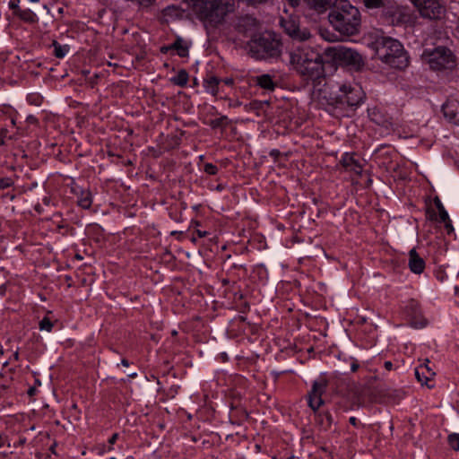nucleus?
<instances>
[{"instance_id": "1", "label": "nucleus", "mask_w": 459, "mask_h": 459, "mask_svg": "<svg viewBox=\"0 0 459 459\" xmlns=\"http://www.w3.org/2000/svg\"><path fill=\"white\" fill-rule=\"evenodd\" d=\"M290 62L295 70L314 85L320 84L325 78V68L321 55L312 48L301 45L290 53Z\"/></svg>"}, {"instance_id": "2", "label": "nucleus", "mask_w": 459, "mask_h": 459, "mask_svg": "<svg viewBox=\"0 0 459 459\" xmlns=\"http://www.w3.org/2000/svg\"><path fill=\"white\" fill-rule=\"evenodd\" d=\"M329 22L342 35L352 36L359 31V10L347 0H337L328 14Z\"/></svg>"}, {"instance_id": "3", "label": "nucleus", "mask_w": 459, "mask_h": 459, "mask_svg": "<svg viewBox=\"0 0 459 459\" xmlns=\"http://www.w3.org/2000/svg\"><path fill=\"white\" fill-rule=\"evenodd\" d=\"M235 12L234 0H209L203 2L196 10L198 18L208 28H217L226 22Z\"/></svg>"}, {"instance_id": "4", "label": "nucleus", "mask_w": 459, "mask_h": 459, "mask_svg": "<svg viewBox=\"0 0 459 459\" xmlns=\"http://www.w3.org/2000/svg\"><path fill=\"white\" fill-rule=\"evenodd\" d=\"M325 98L327 99L329 105L353 110L362 103L365 93L359 84L342 83L329 86L328 96Z\"/></svg>"}, {"instance_id": "5", "label": "nucleus", "mask_w": 459, "mask_h": 459, "mask_svg": "<svg viewBox=\"0 0 459 459\" xmlns=\"http://www.w3.org/2000/svg\"><path fill=\"white\" fill-rule=\"evenodd\" d=\"M375 48L377 58L389 66L395 69H403L408 66V56L398 40L383 37L376 40Z\"/></svg>"}, {"instance_id": "6", "label": "nucleus", "mask_w": 459, "mask_h": 459, "mask_svg": "<svg viewBox=\"0 0 459 459\" xmlns=\"http://www.w3.org/2000/svg\"><path fill=\"white\" fill-rule=\"evenodd\" d=\"M249 54L256 59L276 57L281 54V42L271 31L255 35L247 43Z\"/></svg>"}, {"instance_id": "7", "label": "nucleus", "mask_w": 459, "mask_h": 459, "mask_svg": "<svg viewBox=\"0 0 459 459\" xmlns=\"http://www.w3.org/2000/svg\"><path fill=\"white\" fill-rule=\"evenodd\" d=\"M421 57L433 71L452 70L456 66V57L446 47L439 46L433 49H426Z\"/></svg>"}, {"instance_id": "8", "label": "nucleus", "mask_w": 459, "mask_h": 459, "mask_svg": "<svg viewBox=\"0 0 459 459\" xmlns=\"http://www.w3.org/2000/svg\"><path fill=\"white\" fill-rule=\"evenodd\" d=\"M324 55L330 61L342 62L357 71L364 65L362 56L358 51L344 46L327 47L324 50Z\"/></svg>"}, {"instance_id": "9", "label": "nucleus", "mask_w": 459, "mask_h": 459, "mask_svg": "<svg viewBox=\"0 0 459 459\" xmlns=\"http://www.w3.org/2000/svg\"><path fill=\"white\" fill-rule=\"evenodd\" d=\"M280 25L286 34L298 41H305L310 38V32L307 30H301L296 18L288 16L280 18Z\"/></svg>"}, {"instance_id": "10", "label": "nucleus", "mask_w": 459, "mask_h": 459, "mask_svg": "<svg viewBox=\"0 0 459 459\" xmlns=\"http://www.w3.org/2000/svg\"><path fill=\"white\" fill-rule=\"evenodd\" d=\"M414 4L424 18L437 19L443 13V7L437 0H415Z\"/></svg>"}, {"instance_id": "11", "label": "nucleus", "mask_w": 459, "mask_h": 459, "mask_svg": "<svg viewBox=\"0 0 459 459\" xmlns=\"http://www.w3.org/2000/svg\"><path fill=\"white\" fill-rule=\"evenodd\" d=\"M328 381L325 377L314 381L312 389L308 394V405L316 411L323 403V394L325 392Z\"/></svg>"}, {"instance_id": "12", "label": "nucleus", "mask_w": 459, "mask_h": 459, "mask_svg": "<svg viewBox=\"0 0 459 459\" xmlns=\"http://www.w3.org/2000/svg\"><path fill=\"white\" fill-rule=\"evenodd\" d=\"M429 360L426 359L423 364L415 368V377L422 385H427L429 388H431L433 385H430L429 382L432 381L436 373L429 367Z\"/></svg>"}, {"instance_id": "13", "label": "nucleus", "mask_w": 459, "mask_h": 459, "mask_svg": "<svg viewBox=\"0 0 459 459\" xmlns=\"http://www.w3.org/2000/svg\"><path fill=\"white\" fill-rule=\"evenodd\" d=\"M442 112L449 122L459 125V102L457 100H448L443 104Z\"/></svg>"}, {"instance_id": "14", "label": "nucleus", "mask_w": 459, "mask_h": 459, "mask_svg": "<svg viewBox=\"0 0 459 459\" xmlns=\"http://www.w3.org/2000/svg\"><path fill=\"white\" fill-rule=\"evenodd\" d=\"M341 163L348 171H352L357 175H360L362 173V164L358 159H356L355 154L345 153L342 158Z\"/></svg>"}, {"instance_id": "15", "label": "nucleus", "mask_w": 459, "mask_h": 459, "mask_svg": "<svg viewBox=\"0 0 459 459\" xmlns=\"http://www.w3.org/2000/svg\"><path fill=\"white\" fill-rule=\"evenodd\" d=\"M409 268L414 273L420 274L424 271L425 262L414 248L409 252Z\"/></svg>"}, {"instance_id": "16", "label": "nucleus", "mask_w": 459, "mask_h": 459, "mask_svg": "<svg viewBox=\"0 0 459 459\" xmlns=\"http://www.w3.org/2000/svg\"><path fill=\"white\" fill-rule=\"evenodd\" d=\"M306 5L317 13H325L333 4V0H304Z\"/></svg>"}, {"instance_id": "17", "label": "nucleus", "mask_w": 459, "mask_h": 459, "mask_svg": "<svg viewBox=\"0 0 459 459\" xmlns=\"http://www.w3.org/2000/svg\"><path fill=\"white\" fill-rule=\"evenodd\" d=\"M220 82L221 80L217 76L207 74L204 79V87L207 92L211 93L212 96H216L219 91Z\"/></svg>"}, {"instance_id": "18", "label": "nucleus", "mask_w": 459, "mask_h": 459, "mask_svg": "<svg viewBox=\"0 0 459 459\" xmlns=\"http://www.w3.org/2000/svg\"><path fill=\"white\" fill-rule=\"evenodd\" d=\"M434 204H435L437 209L438 210V215H439L440 221L446 223V228H447V229L450 228L452 230V225H451V221L449 220L448 213L446 211L445 207L443 206L440 199L438 197H435Z\"/></svg>"}, {"instance_id": "19", "label": "nucleus", "mask_w": 459, "mask_h": 459, "mask_svg": "<svg viewBox=\"0 0 459 459\" xmlns=\"http://www.w3.org/2000/svg\"><path fill=\"white\" fill-rule=\"evenodd\" d=\"M255 82L261 88L268 91H273L275 89V83L273 78L269 74H262L255 78Z\"/></svg>"}, {"instance_id": "20", "label": "nucleus", "mask_w": 459, "mask_h": 459, "mask_svg": "<svg viewBox=\"0 0 459 459\" xmlns=\"http://www.w3.org/2000/svg\"><path fill=\"white\" fill-rule=\"evenodd\" d=\"M171 48L177 51L178 55L181 57L188 56V46L181 38H178L172 44Z\"/></svg>"}, {"instance_id": "21", "label": "nucleus", "mask_w": 459, "mask_h": 459, "mask_svg": "<svg viewBox=\"0 0 459 459\" xmlns=\"http://www.w3.org/2000/svg\"><path fill=\"white\" fill-rule=\"evenodd\" d=\"M171 81L174 84L184 87L187 83L188 74L186 70H180Z\"/></svg>"}, {"instance_id": "22", "label": "nucleus", "mask_w": 459, "mask_h": 459, "mask_svg": "<svg viewBox=\"0 0 459 459\" xmlns=\"http://www.w3.org/2000/svg\"><path fill=\"white\" fill-rule=\"evenodd\" d=\"M20 19L27 22H35V13L30 9H22L17 11L16 14Z\"/></svg>"}, {"instance_id": "23", "label": "nucleus", "mask_w": 459, "mask_h": 459, "mask_svg": "<svg viewBox=\"0 0 459 459\" xmlns=\"http://www.w3.org/2000/svg\"><path fill=\"white\" fill-rule=\"evenodd\" d=\"M91 195L90 192H82L78 199V204L83 209H89L91 206Z\"/></svg>"}, {"instance_id": "24", "label": "nucleus", "mask_w": 459, "mask_h": 459, "mask_svg": "<svg viewBox=\"0 0 459 459\" xmlns=\"http://www.w3.org/2000/svg\"><path fill=\"white\" fill-rule=\"evenodd\" d=\"M229 125V119L226 116H221L219 118L212 119L210 121L212 128H225Z\"/></svg>"}, {"instance_id": "25", "label": "nucleus", "mask_w": 459, "mask_h": 459, "mask_svg": "<svg viewBox=\"0 0 459 459\" xmlns=\"http://www.w3.org/2000/svg\"><path fill=\"white\" fill-rule=\"evenodd\" d=\"M317 417L318 423L322 425L325 429H327L332 425L333 418L330 412L326 411L323 414H319Z\"/></svg>"}, {"instance_id": "26", "label": "nucleus", "mask_w": 459, "mask_h": 459, "mask_svg": "<svg viewBox=\"0 0 459 459\" xmlns=\"http://www.w3.org/2000/svg\"><path fill=\"white\" fill-rule=\"evenodd\" d=\"M362 2L369 9H377L385 6V0H362Z\"/></svg>"}, {"instance_id": "27", "label": "nucleus", "mask_w": 459, "mask_h": 459, "mask_svg": "<svg viewBox=\"0 0 459 459\" xmlns=\"http://www.w3.org/2000/svg\"><path fill=\"white\" fill-rule=\"evenodd\" d=\"M53 45H54V48H55V49H54L55 56L57 58L64 57L65 56L66 52H67L66 46L62 47L56 41H54Z\"/></svg>"}, {"instance_id": "28", "label": "nucleus", "mask_w": 459, "mask_h": 459, "mask_svg": "<svg viewBox=\"0 0 459 459\" xmlns=\"http://www.w3.org/2000/svg\"><path fill=\"white\" fill-rule=\"evenodd\" d=\"M448 444L455 451L459 450V434L454 433L448 436Z\"/></svg>"}, {"instance_id": "29", "label": "nucleus", "mask_w": 459, "mask_h": 459, "mask_svg": "<svg viewBox=\"0 0 459 459\" xmlns=\"http://www.w3.org/2000/svg\"><path fill=\"white\" fill-rule=\"evenodd\" d=\"M53 328V323L51 320L45 316L40 322H39V329L40 330H46L48 332H50Z\"/></svg>"}, {"instance_id": "30", "label": "nucleus", "mask_w": 459, "mask_h": 459, "mask_svg": "<svg viewBox=\"0 0 459 459\" xmlns=\"http://www.w3.org/2000/svg\"><path fill=\"white\" fill-rule=\"evenodd\" d=\"M204 170L205 173H207L209 175H216L218 172L217 167L215 165H213L212 163L204 164Z\"/></svg>"}, {"instance_id": "31", "label": "nucleus", "mask_w": 459, "mask_h": 459, "mask_svg": "<svg viewBox=\"0 0 459 459\" xmlns=\"http://www.w3.org/2000/svg\"><path fill=\"white\" fill-rule=\"evenodd\" d=\"M13 180L10 178H0V190L10 187L13 185Z\"/></svg>"}, {"instance_id": "32", "label": "nucleus", "mask_w": 459, "mask_h": 459, "mask_svg": "<svg viewBox=\"0 0 459 459\" xmlns=\"http://www.w3.org/2000/svg\"><path fill=\"white\" fill-rule=\"evenodd\" d=\"M255 20L252 17L246 16L240 20V22L238 23V28L240 29L244 25H254Z\"/></svg>"}, {"instance_id": "33", "label": "nucleus", "mask_w": 459, "mask_h": 459, "mask_svg": "<svg viewBox=\"0 0 459 459\" xmlns=\"http://www.w3.org/2000/svg\"><path fill=\"white\" fill-rule=\"evenodd\" d=\"M228 101H229L228 105L230 108H238L242 105L241 101H239L238 100L229 99Z\"/></svg>"}, {"instance_id": "34", "label": "nucleus", "mask_w": 459, "mask_h": 459, "mask_svg": "<svg viewBox=\"0 0 459 459\" xmlns=\"http://www.w3.org/2000/svg\"><path fill=\"white\" fill-rule=\"evenodd\" d=\"M10 8L13 11V13L16 15L17 14V11L18 10H22L18 4H15V3H10L9 4Z\"/></svg>"}, {"instance_id": "35", "label": "nucleus", "mask_w": 459, "mask_h": 459, "mask_svg": "<svg viewBox=\"0 0 459 459\" xmlns=\"http://www.w3.org/2000/svg\"><path fill=\"white\" fill-rule=\"evenodd\" d=\"M5 134H6V130H1L0 131V145L4 144Z\"/></svg>"}, {"instance_id": "36", "label": "nucleus", "mask_w": 459, "mask_h": 459, "mask_svg": "<svg viewBox=\"0 0 459 459\" xmlns=\"http://www.w3.org/2000/svg\"><path fill=\"white\" fill-rule=\"evenodd\" d=\"M350 423L354 426V427H357L359 425V420H357V418L355 417H351L350 420H349Z\"/></svg>"}, {"instance_id": "37", "label": "nucleus", "mask_w": 459, "mask_h": 459, "mask_svg": "<svg viewBox=\"0 0 459 459\" xmlns=\"http://www.w3.org/2000/svg\"><path fill=\"white\" fill-rule=\"evenodd\" d=\"M117 437H118V434L117 433L113 434L112 437L108 439V443L110 445L115 444L117 439Z\"/></svg>"}, {"instance_id": "38", "label": "nucleus", "mask_w": 459, "mask_h": 459, "mask_svg": "<svg viewBox=\"0 0 459 459\" xmlns=\"http://www.w3.org/2000/svg\"><path fill=\"white\" fill-rule=\"evenodd\" d=\"M171 49H173V48H171V45H169V46H164V47H162V48H160V51H161L162 53H167L169 50H171Z\"/></svg>"}, {"instance_id": "39", "label": "nucleus", "mask_w": 459, "mask_h": 459, "mask_svg": "<svg viewBox=\"0 0 459 459\" xmlns=\"http://www.w3.org/2000/svg\"><path fill=\"white\" fill-rule=\"evenodd\" d=\"M384 366L387 370H391L393 368V363L391 361H385Z\"/></svg>"}, {"instance_id": "40", "label": "nucleus", "mask_w": 459, "mask_h": 459, "mask_svg": "<svg viewBox=\"0 0 459 459\" xmlns=\"http://www.w3.org/2000/svg\"><path fill=\"white\" fill-rule=\"evenodd\" d=\"M359 368V364L355 361L351 364V369L352 372L357 371Z\"/></svg>"}, {"instance_id": "41", "label": "nucleus", "mask_w": 459, "mask_h": 459, "mask_svg": "<svg viewBox=\"0 0 459 459\" xmlns=\"http://www.w3.org/2000/svg\"><path fill=\"white\" fill-rule=\"evenodd\" d=\"M196 233L198 235L199 238H204L207 235V232L206 231H202V230H196Z\"/></svg>"}, {"instance_id": "42", "label": "nucleus", "mask_w": 459, "mask_h": 459, "mask_svg": "<svg viewBox=\"0 0 459 459\" xmlns=\"http://www.w3.org/2000/svg\"><path fill=\"white\" fill-rule=\"evenodd\" d=\"M223 82L227 85H231L233 83V80L231 78H226L223 80Z\"/></svg>"}, {"instance_id": "43", "label": "nucleus", "mask_w": 459, "mask_h": 459, "mask_svg": "<svg viewBox=\"0 0 459 459\" xmlns=\"http://www.w3.org/2000/svg\"><path fill=\"white\" fill-rule=\"evenodd\" d=\"M279 154H280V152H279L278 150H273V151L270 152V155H271V156H273V157H277Z\"/></svg>"}, {"instance_id": "44", "label": "nucleus", "mask_w": 459, "mask_h": 459, "mask_svg": "<svg viewBox=\"0 0 459 459\" xmlns=\"http://www.w3.org/2000/svg\"><path fill=\"white\" fill-rule=\"evenodd\" d=\"M121 364H122L123 366H125V367H128V366H129V361H128L127 359H123L121 360Z\"/></svg>"}, {"instance_id": "45", "label": "nucleus", "mask_w": 459, "mask_h": 459, "mask_svg": "<svg viewBox=\"0 0 459 459\" xmlns=\"http://www.w3.org/2000/svg\"><path fill=\"white\" fill-rule=\"evenodd\" d=\"M35 393V388L34 387H30L29 390H28V394L29 395H33Z\"/></svg>"}, {"instance_id": "46", "label": "nucleus", "mask_w": 459, "mask_h": 459, "mask_svg": "<svg viewBox=\"0 0 459 459\" xmlns=\"http://www.w3.org/2000/svg\"><path fill=\"white\" fill-rule=\"evenodd\" d=\"M4 446V438L3 437L0 435V448Z\"/></svg>"}, {"instance_id": "47", "label": "nucleus", "mask_w": 459, "mask_h": 459, "mask_svg": "<svg viewBox=\"0 0 459 459\" xmlns=\"http://www.w3.org/2000/svg\"><path fill=\"white\" fill-rule=\"evenodd\" d=\"M18 358H19V353L16 351V352L14 353V359H18Z\"/></svg>"}, {"instance_id": "48", "label": "nucleus", "mask_w": 459, "mask_h": 459, "mask_svg": "<svg viewBox=\"0 0 459 459\" xmlns=\"http://www.w3.org/2000/svg\"><path fill=\"white\" fill-rule=\"evenodd\" d=\"M242 412H243L244 417H245V418H247V411H243Z\"/></svg>"}, {"instance_id": "49", "label": "nucleus", "mask_w": 459, "mask_h": 459, "mask_svg": "<svg viewBox=\"0 0 459 459\" xmlns=\"http://www.w3.org/2000/svg\"><path fill=\"white\" fill-rule=\"evenodd\" d=\"M72 409H74V410L77 409V405L76 404H73L72 405Z\"/></svg>"}, {"instance_id": "50", "label": "nucleus", "mask_w": 459, "mask_h": 459, "mask_svg": "<svg viewBox=\"0 0 459 459\" xmlns=\"http://www.w3.org/2000/svg\"><path fill=\"white\" fill-rule=\"evenodd\" d=\"M322 36L326 39L327 40H332L330 38H326L324 34H322Z\"/></svg>"}, {"instance_id": "51", "label": "nucleus", "mask_w": 459, "mask_h": 459, "mask_svg": "<svg viewBox=\"0 0 459 459\" xmlns=\"http://www.w3.org/2000/svg\"><path fill=\"white\" fill-rule=\"evenodd\" d=\"M177 333H177V331H175V330L172 332V334H173V335H176Z\"/></svg>"}, {"instance_id": "52", "label": "nucleus", "mask_w": 459, "mask_h": 459, "mask_svg": "<svg viewBox=\"0 0 459 459\" xmlns=\"http://www.w3.org/2000/svg\"><path fill=\"white\" fill-rule=\"evenodd\" d=\"M30 2H38L39 0H30Z\"/></svg>"}, {"instance_id": "53", "label": "nucleus", "mask_w": 459, "mask_h": 459, "mask_svg": "<svg viewBox=\"0 0 459 459\" xmlns=\"http://www.w3.org/2000/svg\"><path fill=\"white\" fill-rule=\"evenodd\" d=\"M291 2H297V0H290Z\"/></svg>"}, {"instance_id": "54", "label": "nucleus", "mask_w": 459, "mask_h": 459, "mask_svg": "<svg viewBox=\"0 0 459 459\" xmlns=\"http://www.w3.org/2000/svg\"><path fill=\"white\" fill-rule=\"evenodd\" d=\"M109 459H116V458H115V457H111V458H109Z\"/></svg>"}]
</instances>
